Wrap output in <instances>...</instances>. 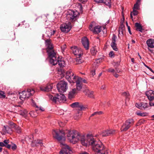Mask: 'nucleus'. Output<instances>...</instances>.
I'll list each match as a JSON object with an SVG mask.
<instances>
[{
	"label": "nucleus",
	"instance_id": "f257e3e1",
	"mask_svg": "<svg viewBox=\"0 0 154 154\" xmlns=\"http://www.w3.org/2000/svg\"><path fill=\"white\" fill-rule=\"evenodd\" d=\"M67 137L70 143L75 144L80 140L82 144L86 146L91 145L94 142V138L91 135L88 134L85 137L75 130L68 131Z\"/></svg>",
	"mask_w": 154,
	"mask_h": 154
},
{
	"label": "nucleus",
	"instance_id": "f03ea898",
	"mask_svg": "<svg viewBox=\"0 0 154 154\" xmlns=\"http://www.w3.org/2000/svg\"><path fill=\"white\" fill-rule=\"evenodd\" d=\"M46 45L47 46V52L48 57L50 58L49 62L53 65H55L58 63L60 67H63L66 65V63L63 59L60 60L59 56L57 55L54 49L52 44L49 39L45 41Z\"/></svg>",
	"mask_w": 154,
	"mask_h": 154
},
{
	"label": "nucleus",
	"instance_id": "7ed1b4c3",
	"mask_svg": "<svg viewBox=\"0 0 154 154\" xmlns=\"http://www.w3.org/2000/svg\"><path fill=\"white\" fill-rule=\"evenodd\" d=\"M52 134L53 137L60 143L62 149L60 152V154H72V152L70 148L64 143L62 142V141H65L66 139L64 131L58 130H53Z\"/></svg>",
	"mask_w": 154,
	"mask_h": 154
},
{
	"label": "nucleus",
	"instance_id": "20e7f679",
	"mask_svg": "<svg viewBox=\"0 0 154 154\" xmlns=\"http://www.w3.org/2000/svg\"><path fill=\"white\" fill-rule=\"evenodd\" d=\"M93 141L91 145L92 149L95 152L101 153L102 152H100L104 149V145L101 142L96 141L94 138Z\"/></svg>",
	"mask_w": 154,
	"mask_h": 154
},
{
	"label": "nucleus",
	"instance_id": "39448f33",
	"mask_svg": "<svg viewBox=\"0 0 154 154\" xmlns=\"http://www.w3.org/2000/svg\"><path fill=\"white\" fill-rule=\"evenodd\" d=\"M49 98L53 102L55 103L57 101L60 103H64L66 100V97L62 94H57L54 96L50 95Z\"/></svg>",
	"mask_w": 154,
	"mask_h": 154
},
{
	"label": "nucleus",
	"instance_id": "423d86ee",
	"mask_svg": "<svg viewBox=\"0 0 154 154\" xmlns=\"http://www.w3.org/2000/svg\"><path fill=\"white\" fill-rule=\"evenodd\" d=\"M35 92L33 89L29 88L26 91H24L20 93V98L22 100H24L26 99L29 98L30 96L33 95Z\"/></svg>",
	"mask_w": 154,
	"mask_h": 154
},
{
	"label": "nucleus",
	"instance_id": "0eeeda50",
	"mask_svg": "<svg viewBox=\"0 0 154 154\" xmlns=\"http://www.w3.org/2000/svg\"><path fill=\"white\" fill-rule=\"evenodd\" d=\"M65 76L66 79L70 83H75V80L79 77L75 75L74 73L71 70L66 72Z\"/></svg>",
	"mask_w": 154,
	"mask_h": 154
},
{
	"label": "nucleus",
	"instance_id": "6e6552de",
	"mask_svg": "<svg viewBox=\"0 0 154 154\" xmlns=\"http://www.w3.org/2000/svg\"><path fill=\"white\" fill-rule=\"evenodd\" d=\"M89 29L95 34L99 33L101 30V27L97 24L95 22L91 23L89 26Z\"/></svg>",
	"mask_w": 154,
	"mask_h": 154
},
{
	"label": "nucleus",
	"instance_id": "1a4fd4ad",
	"mask_svg": "<svg viewBox=\"0 0 154 154\" xmlns=\"http://www.w3.org/2000/svg\"><path fill=\"white\" fill-rule=\"evenodd\" d=\"M57 88L59 92H64L68 88L67 83L65 81H61L57 85Z\"/></svg>",
	"mask_w": 154,
	"mask_h": 154
},
{
	"label": "nucleus",
	"instance_id": "9d476101",
	"mask_svg": "<svg viewBox=\"0 0 154 154\" xmlns=\"http://www.w3.org/2000/svg\"><path fill=\"white\" fill-rule=\"evenodd\" d=\"M71 29V23L69 22L67 23H63L61 25L60 27L61 31L65 33L68 32Z\"/></svg>",
	"mask_w": 154,
	"mask_h": 154
},
{
	"label": "nucleus",
	"instance_id": "9b49d317",
	"mask_svg": "<svg viewBox=\"0 0 154 154\" xmlns=\"http://www.w3.org/2000/svg\"><path fill=\"white\" fill-rule=\"evenodd\" d=\"M73 53L74 54L76 55L77 57H81L83 54V52L82 50L79 48L77 47L76 46H74L71 47Z\"/></svg>",
	"mask_w": 154,
	"mask_h": 154
},
{
	"label": "nucleus",
	"instance_id": "f8f14e48",
	"mask_svg": "<svg viewBox=\"0 0 154 154\" xmlns=\"http://www.w3.org/2000/svg\"><path fill=\"white\" fill-rule=\"evenodd\" d=\"M78 13L77 11H71L66 15V18L71 21H75L76 20V17Z\"/></svg>",
	"mask_w": 154,
	"mask_h": 154
},
{
	"label": "nucleus",
	"instance_id": "ddd939ff",
	"mask_svg": "<svg viewBox=\"0 0 154 154\" xmlns=\"http://www.w3.org/2000/svg\"><path fill=\"white\" fill-rule=\"evenodd\" d=\"M116 131L113 129H107L103 131L101 135L103 137H106L113 135L116 133Z\"/></svg>",
	"mask_w": 154,
	"mask_h": 154
},
{
	"label": "nucleus",
	"instance_id": "4468645a",
	"mask_svg": "<svg viewBox=\"0 0 154 154\" xmlns=\"http://www.w3.org/2000/svg\"><path fill=\"white\" fill-rule=\"evenodd\" d=\"M81 77H79L75 80V82L76 83V88L75 89L78 92L81 90L83 87V84L81 82Z\"/></svg>",
	"mask_w": 154,
	"mask_h": 154
},
{
	"label": "nucleus",
	"instance_id": "2eb2a0df",
	"mask_svg": "<svg viewBox=\"0 0 154 154\" xmlns=\"http://www.w3.org/2000/svg\"><path fill=\"white\" fill-rule=\"evenodd\" d=\"M135 106L139 109H150L149 104L146 103H136Z\"/></svg>",
	"mask_w": 154,
	"mask_h": 154
},
{
	"label": "nucleus",
	"instance_id": "dca6fc26",
	"mask_svg": "<svg viewBox=\"0 0 154 154\" xmlns=\"http://www.w3.org/2000/svg\"><path fill=\"white\" fill-rule=\"evenodd\" d=\"M36 112L31 111L29 113V114L30 116L32 117H35L37 116V112L38 111L42 112L44 111V109L43 108H42L41 107H39L37 106H36Z\"/></svg>",
	"mask_w": 154,
	"mask_h": 154
},
{
	"label": "nucleus",
	"instance_id": "f3484780",
	"mask_svg": "<svg viewBox=\"0 0 154 154\" xmlns=\"http://www.w3.org/2000/svg\"><path fill=\"white\" fill-rule=\"evenodd\" d=\"M83 92L86 96L89 98H94V91L89 89L88 88L85 89L83 91Z\"/></svg>",
	"mask_w": 154,
	"mask_h": 154
},
{
	"label": "nucleus",
	"instance_id": "a211bd4d",
	"mask_svg": "<svg viewBox=\"0 0 154 154\" xmlns=\"http://www.w3.org/2000/svg\"><path fill=\"white\" fill-rule=\"evenodd\" d=\"M70 106L72 108H78L79 109L82 110H84L85 108L82 103L78 102L73 103L70 105Z\"/></svg>",
	"mask_w": 154,
	"mask_h": 154
},
{
	"label": "nucleus",
	"instance_id": "6ab92c4d",
	"mask_svg": "<svg viewBox=\"0 0 154 154\" xmlns=\"http://www.w3.org/2000/svg\"><path fill=\"white\" fill-rule=\"evenodd\" d=\"M82 42L84 48L86 49L89 48V43L88 39L86 37H84L82 39Z\"/></svg>",
	"mask_w": 154,
	"mask_h": 154
},
{
	"label": "nucleus",
	"instance_id": "aec40b11",
	"mask_svg": "<svg viewBox=\"0 0 154 154\" xmlns=\"http://www.w3.org/2000/svg\"><path fill=\"white\" fill-rule=\"evenodd\" d=\"M116 36L115 35H113L112 38V42L111 44V46L112 48L114 50L116 51L118 50V49L116 46L117 45L116 43Z\"/></svg>",
	"mask_w": 154,
	"mask_h": 154
},
{
	"label": "nucleus",
	"instance_id": "412c9836",
	"mask_svg": "<svg viewBox=\"0 0 154 154\" xmlns=\"http://www.w3.org/2000/svg\"><path fill=\"white\" fill-rule=\"evenodd\" d=\"M42 140L37 139L32 141L31 145L32 147L40 146H43Z\"/></svg>",
	"mask_w": 154,
	"mask_h": 154
},
{
	"label": "nucleus",
	"instance_id": "4be33fe9",
	"mask_svg": "<svg viewBox=\"0 0 154 154\" xmlns=\"http://www.w3.org/2000/svg\"><path fill=\"white\" fill-rule=\"evenodd\" d=\"M40 90L43 91L48 92L52 88V85L48 84L46 86H42L40 87Z\"/></svg>",
	"mask_w": 154,
	"mask_h": 154
},
{
	"label": "nucleus",
	"instance_id": "5701e85b",
	"mask_svg": "<svg viewBox=\"0 0 154 154\" xmlns=\"http://www.w3.org/2000/svg\"><path fill=\"white\" fill-rule=\"evenodd\" d=\"M146 94L149 101L154 98V91L152 90H149L146 91Z\"/></svg>",
	"mask_w": 154,
	"mask_h": 154
},
{
	"label": "nucleus",
	"instance_id": "b1692460",
	"mask_svg": "<svg viewBox=\"0 0 154 154\" xmlns=\"http://www.w3.org/2000/svg\"><path fill=\"white\" fill-rule=\"evenodd\" d=\"M146 44L148 47L151 48H154V39H149L146 41Z\"/></svg>",
	"mask_w": 154,
	"mask_h": 154
},
{
	"label": "nucleus",
	"instance_id": "393cba45",
	"mask_svg": "<svg viewBox=\"0 0 154 154\" xmlns=\"http://www.w3.org/2000/svg\"><path fill=\"white\" fill-rule=\"evenodd\" d=\"M78 93V92L75 89V88L73 89L68 94L69 98L70 99L73 98L74 97L75 94Z\"/></svg>",
	"mask_w": 154,
	"mask_h": 154
},
{
	"label": "nucleus",
	"instance_id": "a878e982",
	"mask_svg": "<svg viewBox=\"0 0 154 154\" xmlns=\"http://www.w3.org/2000/svg\"><path fill=\"white\" fill-rule=\"evenodd\" d=\"M56 32V30L52 29H49L46 32V34H47L48 37L50 38L52 35H53Z\"/></svg>",
	"mask_w": 154,
	"mask_h": 154
},
{
	"label": "nucleus",
	"instance_id": "bb28decb",
	"mask_svg": "<svg viewBox=\"0 0 154 154\" xmlns=\"http://www.w3.org/2000/svg\"><path fill=\"white\" fill-rule=\"evenodd\" d=\"M135 26L136 27V30L141 32H142L143 27L139 23H136L135 24Z\"/></svg>",
	"mask_w": 154,
	"mask_h": 154
},
{
	"label": "nucleus",
	"instance_id": "cd10ccee",
	"mask_svg": "<svg viewBox=\"0 0 154 154\" xmlns=\"http://www.w3.org/2000/svg\"><path fill=\"white\" fill-rule=\"evenodd\" d=\"M125 122L131 127L134 125V121L133 119L130 118L127 120L125 121Z\"/></svg>",
	"mask_w": 154,
	"mask_h": 154
},
{
	"label": "nucleus",
	"instance_id": "c85d7f7f",
	"mask_svg": "<svg viewBox=\"0 0 154 154\" xmlns=\"http://www.w3.org/2000/svg\"><path fill=\"white\" fill-rule=\"evenodd\" d=\"M129 129V128L127 126L125 123H124L123 124L121 128V131H126Z\"/></svg>",
	"mask_w": 154,
	"mask_h": 154
},
{
	"label": "nucleus",
	"instance_id": "c756f323",
	"mask_svg": "<svg viewBox=\"0 0 154 154\" xmlns=\"http://www.w3.org/2000/svg\"><path fill=\"white\" fill-rule=\"evenodd\" d=\"M19 114L23 116L24 117H25L27 115V112L25 109H23L20 110L19 112Z\"/></svg>",
	"mask_w": 154,
	"mask_h": 154
},
{
	"label": "nucleus",
	"instance_id": "7c9ffc66",
	"mask_svg": "<svg viewBox=\"0 0 154 154\" xmlns=\"http://www.w3.org/2000/svg\"><path fill=\"white\" fill-rule=\"evenodd\" d=\"M81 57H77V58L76 59V64H80L83 62V60L81 58Z\"/></svg>",
	"mask_w": 154,
	"mask_h": 154
},
{
	"label": "nucleus",
	"instance_id": "2f4dec72",
	"mask_svg": "<svg viewBox=\"0 0 154 154\" xmlns=\"http://www.w3.org/2000/svg\"><path fill=\"white\" fill-rule=\"evenodd\" d=\"M14 128L17 133H20L21 132V128L18 126L13 124Z\"/></svg>",
	"mask_w": 154,
	"mask_h": 154
},
{
	"label": "nucleus",
	"instance_id": "473e14b6",
	"mask_svg": "<svg viewBox=\"0 0 154 154\" xmlns=\"http://www.w3.org/2000/svg\"><path fill=\"white\" fill-rule=\"evenodd\" d=\"M122 95L125 97L126 100H128L130 98L129 94L128 92H123L122 94Z\"/></svg>",
	"mask_w": 154,
	"mask_h": 154
},
{
	"label": "nucleus",
	"instance_id": "72a5a7b5",
	"mask_svg": "<svg viewBox=\"0 0 154 154\" xmlns=\"http://www.w3.org/2000/svg\"><path fill=\"white\" fill-rule=\"evenodd\" d=\"M125 29V27L123 25H121V27H119V34H120L121 33L123 35Z\"/></svg>",
	"mask_w": 154,
	"mask_h": 154
},
{
	"label": "nucleus",
	"instance_id": "f704fd0d",
	"mask_svg": "<svg viewBox=\"0 0 154 154\" xmlns=\"http://www.w3.org/2000/svg\"><path fill=\"white\" fill-rule=\"evenodd\" d=\"M75 6L79 9L80 11H82V6L81 4L79 3H77L76 4Z\"/></svg>",
	"mask_w": 154,
	"mask_h": 154
},
{
	"label": "nucleus",
	"instance_id": "c9c22d12",
	"mask_svg": "<svg viewBox=\"0 0 154 154\" xmlns=\"http://www.w3.org/2000/svg\"><path fill=\"white\" fill-rule=\"evenodd\" d=\"M102 3H104L106 5L110 6L111 5V0H104V2Z\"/></svg>",
	"mask_w": 154,
	"mask_h": 154
},
{
	"label": "nucleus",
	"instance_id": "e433bc0d",
	"mask_svg": "<svg viewBox=\"0 0 154 154\" xmlns=\"http://www.w3.org/2000/svg\"><path fill=\"white\" fill-rule=\"evenodd\" d=\"M103 112L102 111L96 112H94L91 115V116H93L96 115H100L103 114Z\"/></svg>",
	"mask_w": 154,
	"mask_h": 154
},
{
	"label": "nucleus",
	"instance_id": "4c0bfd02",
	"mask_svg": "<svg viewBox=\"0 0 154 154\" xmlns=\"http://www.w3.org/2000/svg\"><path fill=\"white\" fill-rule=\"evenodd\" d=\"M140 5V4H138L136 3L134 5L133 9L136 10H138L139 9Z\"/></svg>",
	"mask_w": 154,
	"mask_h": 154
},
{
	"label": "nucleus",
	"instance_id": "58836bf2",
	"mask_svg": "<svg viewBox=\"0 0 154 154\" xmlns=\"http://www.w3.org/2000/svg\"><path fill=\"white\" fill-rule=\"evenodd\" d=\"M5 97V95L4 92L2 91H0V98H4Z\"/></svg>",
	"mask_w": 154,
	"mask_h": 154
},
{
	"label": "nucleus",
	"instance_id": "ea45409f",
	"mask_svg": "<svg viewBox=\"0 0 154 154\" xmlns=\"http://www.w3.org/2000/svg\"><path fill=\"white\" fill-rule=\"evenodd\" d=\"M149 105L150 106H154V98L149 101Z\"/></svg>",
	"mask_w": 154,
	"mask_h": 154
},
{
	"label": "nucleus",
	"instance_id": "a19ab883",
	"mask_svg": "<svg viewBox=\"0 0 154 154\" xmlns=\"http://www.w3.org/2000/svg\"><path fill=\"white\" fill-rule=\"evenodd\" d=\"M132 12V14L134 16H136L137 15L138 12L136 10L133 9V11Z\"/></svg>",
	"mask_w": 154,
	"mask_h": 154
},
{
	"label": "nucleus",
	"instance_id": "79ce46f5",
	"mask_svg": "<svg viewBox=\"0 0 154 154\" xmlns=\"http://www.w3.org/2000/svg\"><path fill=\"white\" fill-rule=\"evenodd\" d=\"M107 71L109 72L112 73L113 74L114 73L115 69H114L110 68L107 70Z\"/></svg>",
	"mask_w": 154,
	"mask_h": 154
},
{
	"label": "nucleus",
	"instance_id": "37998d69",
	"mask_svg": "<svg viewBox=\"0 0 154 154\" xmlns=\"http://www.w3.org/2000/svg\"><path fill=\"white\" fill-rule=\"evenodd\" d=\"M66 48V45H64L63 46H62L61 47V48L62 51V52H63L64 51Z\"/></svg>",
	"mask_w": 154,
	"mask_h": 154
},
{
	"label": "nucleus",
	"instance_id": "c03bdc74",
	"mask_svg": "<svg viewBox=\"0 0 154 154\" xmlns=\"http://www.w3.org/2000/svg\"><path fill=\"white\" fill-rule=\"evenodd\" d=\"M144 64L146 68H147L150 71H151V72H154L153 70L152 69H151L149 66L146 65L144 63Z\"/></svg>",
	"mask_w": 154,
	"mask_h": 154
},
{
	"label": "nucleus",
	"instance_id": "a18cd8bd",
	"mask_svg": "<svg viewBox=\"0 0 154 154\" xmlns=\"http://www.w3.org/2000/svg\"><path fill=\"white\" fill-rule=\"evenodd\" d=\"M94 1L98 3H102L104 2V0H94Z\"/></svg>",
	"mask_w": 154,
	"mask_h": 154
},
{
	"label": "nucleus",
	"instance_id": "49530a36",
	"mask_svg": "<svg viewBox=\"0 0 154 154\" xmlns=\"http://www.w3.org/2000/svg\"><path fill=\"white\" fill-rule=\"evenodd\" d=\"M17 148V146L15 144H14L11 147L12 149L13 150H14L15 149H16Z\"/></svg>",
	"mask_w": 154,
	"mask_h": 154
},
{
	"label": "nucleus",
	"instance_id": "de8ad7c7",
	"mask_svg": "<svg viewBox=\"0 0 154 154\" xmlns=\"http://www.w3.org/2000/svg\"><path fill=\"white\" fill-rule=\"evenodd\" d=\"M59 124V125L61 127H63L64 126L65 124L64 123H63L62 122H58Z\"/></svg>",
	"mask_w": 154,
	"mask_h": 154
},
{
	"label": "nucleus",
	"instance_id": "09e8293b",
	"mask_svg": "<svg viewBox=\"0 0 154 154\" xmlns=\"http://www.w3.org/2000/svg\"><path fill=\"white\" fill-rule=\"evenodd\" d=\"M114 55V53L113 51H110L109 53V55L111 57H112Z\"/></svg>",
	"mask_w": 154,
	"mask_h": 154
},
{
	"label": "nucleus",
	"instance_id": "8fccbe9b",
	"mask_svg": "<svg viewBox=\"0 0 154 154\" xmlns=\"http://www.w3.org/2000/svg\"><path fill=\"white\" fill-rule=\"evenodd\" d=\"M136 114L138 116H144V114L141 113H140V112H136Z\"/></svg>",
	"mask_w": 154,
	"mask_h": 154
},
{
	"label": "nucleus",
	"instance_id": "3c124183",
	"mask_svg": "<svg viewBox=\"0 0 154 154\" xmlns=\"http://www.w3.org/2000/svg\"><path fill=\"white\" fill-rule=\"evenodd\" d=\"M91 73L93 76H94L95 74V70H94L91 71Z\"/></svg>",
	"mask_w": 154,
	"mask_h": 154
},
{
	"label": "nucleus",
	"instance_id": "603ef678",
	"mask_svg": "<svg viewBox=\"0 0 154 154\" xmlns=\"http://www.w3.org/2000/svg\"><path fill=\"white\" fill-rule=\"evenodd\" d=\"M100 60H101L100 59H97L95 61V62L94 63V64H95L96 63H100Z\"/></svg>",
	"mask_w": 154,
	"mask_h": 154
},
{
	"label": "nucleus",
	"instance_id": "864d4df0",
	"mask_svg": "<svg viewBox=\"0 0 154 154\" xmlns=\"http://www.w3.org/2000/svg\"><path fill=\"white\" fill-rule=\"evenodd\" d=\"M6 145L3 142H0V146H5Z\"/></svg>",
	"mask_w": 154,
	"mask_h": 154
},
{
	"label": "nucleus",
	"instance_id": "5fc2aeb1",
	"mask_svg": "<svg viewBox=\"0 0 154 154\" xmlns=\"http://www.w3.org/2000/svg\"><path fill=\"white\" fill-rule=\"evenodd\" d=\"M4 143L5 145H6L9 143V140H5L4 141Z\"/></svg>",
	"mask_w": 154,
	"mask_h": 154
},
{
	"label": "nucleus",
	"instance_id": "6e6d98bb",
	"mask_svg": "<svg viewBox=\"0 0 154 154\" xmlns=\"http://www.w3.org/2000/svg\"><path fill=\"white\" fill-rule=\"evenodd\" d=\"M81 82L82 83L83 82H84V83H87L86 81L84 79H82V78L81 77Z\"/></svg>",
	"mask_w": 154,
	"mask_h": 154
},
{
	"label": "nucleus",
	"instance_id": "4d7b16f0",
	"mask_svg": "<svg viewBox=\"0 0 154 154\" xmlns=\"http://www.w3.org/2000/svg\"><path fill=\"white\" fill-rule=\"evenodd\" d=\"M106 88V85H103L101 87V89L104 90Z\"/></svg>",
	"mask_w": 154,
	"mask_h": 154
},
{
	"label": "nucleus",
	"instance_id": "13d9d810",
	"mask_svg": "<svg viewBox=\"0 0 154 154\" xmlns=\"http://www.w3.org/2000/svg\"><path fill=\"white\" fill-rule=\"evenodd\" d=\"M113 75L116 77V78H118L119 76V75L118 74H117L116 73H114L113 74Z\"/></svg>",
	"mask_w": 154,
	"mask_h": 154
},
{
	"label": "nucleus",
	"instance_id": "bf43d9fd",
	"mask_svg": "<svg viewBox=\"0 0 154 154\" xmlns=\"http://www.w3.org/2000/svg\"><path fill=\"white\" fill-rule=\"evenodd\" d=\"M128 32H129V33L131 35L132 33L131 32V30H130V27L129 26H128Z\"/></svg>",
	"mask_w": 154,
	"mask_h": 154
},
{
	"label": "nucleus",
	"instance_id": "052dcab7",
	"mask_svg": "<svg viewBox=\"0 0 154 154\" xmlns=\"http://www.w3.org/2000/svg\"><path fill=\"white\" fill-rule=\"evenodd\" d=\"M88 0H79V1L82 3H85Z\"/></svg>",
	"mask_w": 154,
	"mask_h": 154
},
{
	"label": "nucleus",
	"instance_id": "680f3d73",
	"mask_svg": "<svg viewBox=\"0 0 154 154\" xmlns=\"http://www.w3.org/2000/svg\"><path fill=\"white\" fill-rule=\"evenodd\" d=\"M6 146H6L7 148H8V149H9L11 148V146L10 145H9V144H6Z\"/></svg>",
	"mask_w": 154,
	"mask_h": 154
},
{
	"label": "nucleus",
	"instance_id": "e2e57ef3",
	"mask_svg": "<svg viewBox=\"0 0 154 154\" xmlns=\"http://www.w3.org/2000/svg\"><path fill=\"white\" fill-rule=\"evenodd\" d=\"M29 26V25L28 23H25V28L26 27H28Z\"/></svg>",
	"mask_w": 154,
	"mask_h": 154
},
{
	"label": "nucleus",
	"instance_id": "0e129e2a",
	"mask_svg": "<svg viewBox=\"0 0 154 154\" xmlns=\"http://www.w3.org/2000/svg\"><path fill=\"white\" fill-rule=\"evenodd\" d=\"M132 12H131V14H130V17H131V19L132 20H133V16H132Z\"/></svg>",
	"mask_w": 154,
	"mask_h": 154
},
{
	"label": "nucleus",
	"instance_id": "69168bd1",
	"mask_svg": "<svg viewBox=\"0 0 154 154\" xmlns=\"http://www.w3.org/2000/svg\"><path fill=\"white\" fill-rule=\"evenodd\" d=\"M79 154H88V153L86 152H82V153H80Z\"/></svg>",
	"mask_w": 154,
	"mask_h": 154
},
{
	"label": "nucleus",
	"instance_id": "338daca9",
	"mask_svg": "<svg viewBox=\"0 0 154 154\" xmlns=\"http://www.w3.org/2000/svg\"><path fill=\"white\" fill-rule=\"evenodd\" d=\"M131 62L133 63H134V58H131Z\"/></svg>",
	"mask_w": 154,
	"mask_h": 154
},
{
	"label": "nucleus",
	"instance_id": "774afa93",
	"mask_svg": "<svg viewBox=\"0 0 154 154\" xmlns=\"http://www.w3.org/2000/svg\"><path fill=\"white\" fill-rule=\"evenodd\" d=\"M141 0H137L136 3H137L138 4H140V2L141 1Z\"/></svg>",
	"mask_w": 154,
	"mask_h": 154
}]
</instances>
